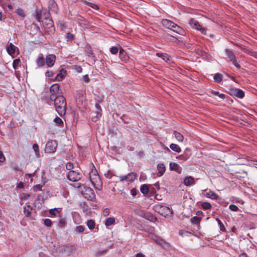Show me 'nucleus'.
<instances>
[{"mask_svg":"<svg viewBox=\"0 0 257 257\" xmlns=\"http://www.w3.org/2000/svg\"><path fill=\"white\" fill-rule=\"evenodd\" d=\"M56 110L60 116L64 115L66 110V102L65 98L61 95H59L53 100Z\"/></svg>","mask_w":257,"mask_h":257,"instance_id":"obj_1","label":"nucleus"},{"mask_svg":"<svg viewBox=\"0 0 257 257\" xmlns=\"http://www.w3.org/2000/svg\"><path fill=\"white\" fill-rule=\"evenodd\" d=\"M162 24L165 28L170 29L177 34L182 35L184 34V30L172 21L167 19H163Z\"/></svg>","mask_w":257,"mask_h":257,"instance_id":"obj_2","label":"nucleus"},{"mask_svg":"<svg viewBox=\"0 0 257 257\" xmlns=\"http://www.w3.org/2000/svg\"><path fill=\"white\" fill-rule=\"evenodd\" d=\"M81 194L84 197L89 200H93L95 198L94 191L90 187L84 186L81 190Z\"/></svg>","mask_w":257,"mask_h":257,"instance_id":"obj_3","label":"nucleus"},{"mask_svg":"<svg viewBox=\"0 0 257 257\" xmlns=\"http://www.w3.org/2000/svg\"><path fill=\"white\" fill-rule=\"evenodd\" d=\"M90 168L91 171L89 173V179L92 184L94 186L95 183L100 180L99 176L95 166L92 163L90 164Z\"/></svg>","mask_w":257,"mask_h":257,"instance_id":"obj_4","label":"nucleus"},{"mask_svg":"<svg viewBox=\"0 0 257 257\" xmlns=\"http://www.w3.org/2000/svg\"><path fill=\"white\" fill-rule=\"evenodd\" d=\"M60 86L58 84H53L50 88V100L53 101L57 97V94L59 91Z\"/></svg>","mask_w":257,"mask_h":257,"instance_id":"obj_5","label":"nucleus"},{"mask_svg":"<svg viewBox=\"0 0 257 257\" xmlns=\"http://www.w3.org/2000/svg\"><path fill=\"white\" fill-rule=\"evenodd\" d=\"M155 210L165 216H168L170 214H172L173 213L172 211H171L168 207L163 205H157L155 207Z\"/></svg>","mask_w":257,"mask_h":257,"instance_id":"obj_6","label":"nucleus"},{"mask_svg":"<svg viewBox=\"0 0 257 257\" xmlns=\"http://www.w3.org/2000/svg\"><path fill=\"white\" fill-rule=\"evenodd\" d=\"M57 143L55 141H51L47 142L46 145L45 151L47 153H54L56 150Z\"/></svg>","mask_w":257,"mask_h":257,"instance_id":"obj_7","label":"nucleus"},{"mask_svg":"<svg viewBox=\"0 0 257 257\" xmlns=\"http://www.w3.org/2000/svg\"><path fill=\"white\" fill-rule=\"evenodd\" d=\"M81 177L82 175L80 173L74 171H70L67 175L68 179L73 182H76L80 180Z\"/></svg>","mask_w":257,"mask_h":257,"instance_id":"obj_8","label":"nucleus"},{"mask_svg":"<svg viewBox=\"0 0 257 257\" xmlns=\"http://www.w3.org/2000/svg\"><path fill=\"white\" fill-rule=\"evenodd\" d=\"M229 93L239 98H242L244 96V92L239 89L230 88L229 89Z\"/></svg>","mask_w":257,"mask_h":257,"instance_id":"obj_9","label":"nucleus"},{"mask_svg":"<svg viewBox=\"0 0 257 257\" xmlns=\"http://www.w3.org/2000/svg\"><path fill=\"white\" fill-rule=\"evenodd\" d=\"M137 176V175L136 173L132 172L126 175L119 176V179L120 181H126L127 182H133L136 179Z\"/></svg>","mask_w":257,"mask_h":257,"instance_id":"obj_10","label":"nucleus"},{"mask_svg":"<svg viewBox=\"0 0 257 257\" xmlns=\"http://www.w3.org/2000/svg\"><path fill=\"white\" fill-rule=\"evenodd\" d=\"M138 214L139 216L152 222H155L157 219V218L154 215H152L148 213L144 212L143 211H138Z\"/></svg>","mask_w":257,"mask_h":257,"instance_id":"obj_11","label":"nucleus"},{"mask_svg":"<svg viewBox=\"0 0 257 257\" xmlns=\"http://www.w3.org/2000/svg\"><path fill=\"white\" fill-rule=\"evenodd\" d=\"M56 56L54 54H49L46 56L45 63L48 67H52L56 61Z\"/></svg>","mask_w":257,"mask_h":257,"instance_id":"obj_12","label":"nucleus"},{"mask_svg":"<svg viewBox=\"0 0 257 257\" xmlns=\"http://www.w3.org/2000/svg\"><path fill=\"white\" fill-rule=\"evenodd\" d=\"M190 155H191L190 149L189 148H187L185 150L184 154L178 156L177 157V158L179 160L185 161L189 158Z\"/></svg>","mask_w":257,"mask_h":257,"instance_id":"obj_13","label":"nucleus"},{"mask_svg":"<svg viewBox=\"0 0 257 257\" xmlns=\"http://www.w3.org/2000/svg\"><path fill=\"white\" fill-rule=\"evenodd\" d=\"M43 24L46 29H50L51 31L54 29L53 22L49 18L45 19L44 22L43 21Z\"/></svg>","mask_w":257,"mask_h":257,"instance_id":"obj_14","label":"nucleus"},{"mask_svg":"<svg viewBox=\"0 0 257 257\" xmlns=\"http://www.w3.org/2000/svg\"><path fill=\"white\" fill-rule=\"evenodd\" d=\"M67 73L66 70H64V69H61L59 72V73L57 74V75L56 77V79L58 81H61L63 79V78L65 77Z\"/></svg>","mask_w":257,"mask_h":257,"instance_id":"obj_15","label":"nucleus"},{"mask_svg":"<svg viewBox=\"0 0 257 257\" xmlns=\"http://www.w3.org/2000/svg\"><path fill=\"white\" fill-rule=\"evenodd\" d=\"M158 170L159 171L158 176L160 177L162 176L166 170L165 165L162 163H159L157 165Z\"/></svg>","mask_w":257,"mask_h":257,"instance_id":"obj_16","label":"nucleus"},{"mask_svg":"<svg viewBox=\"0 0 257 257\" xmlns=\"http://www.w3.org/2000/svg\"><path fill=\"white\" fill-rule=\"evenodd\" d=\"M74 248L73 245L65 246L62 248V251L66 253L68 255H70Z\"/></svg>","mask_w":257,"mask_h":257,"instance_id":"obj_17","label":"nucleus"},{"mask_svg":"<svg viewBox=\"0 0 257 257\" xmlns=\"http://www.w3.org/2000/svg\"><path fill=\"white\" fill-rule=\"evenodd\" d=\"M17 48L12 43H10L9 46L7 48V51L9 54L12 55L15 54L16 50Z\"/></svg>","mask_w":257,"mask_h":257,"instance_id":"obj_18","label":"nucleus"},{"mask_svg":"<svg viewBox=\"0 0 257 257\" xmlns=\"http://www.w3.org/2000/svg\"><path fill=\"white\" fill-rule=\"evenodd\" d=\"M194 183V179L192 177H187L184 180V184L187 186H190Z\"/></svg>","mask_w":257,"mask_h":257,"instance_id":"obj_19","label":"nucleus"},{"mask_svg":"<svg viewBox=\"0 0 257 257\" xmlns=\"http://www.w3.org/2000/svg\"><path fill=\"white\" fill-rule=\"evenodd\" d=\"M189 24L194 29H196L197 30H199L201 26L199 24V23L195 20L194 19H191L189 21Z\"/></svg>","mask_w":257,"mask_h":257,"instance_id":"obj_20","label":"nucleus"},{"mask_svg":"<svg viewBox=\"0 0 257 257\" xmlns=\"http://www.w3.org/2000/svg\"><path fill=\"white\" fill-rule=\"evenodd\" d=\"M37 65L39 67H42L44 66L45 64V60L43 56H39L36 61Z\"/></svg>","mask_w":257,"mask_h":257,"instance_id":"obj_21","label":"nucleus"},{"mask_svg":"<svg viewBox=\"0 0 257 257\" xmlns=\"http://www.w3.org/2000/svg\"><path fill=\"white\" fill-rule=\"evenodd\" d=\"M225 52L226 53V55L227 56L228 58L229 59L230 61H231L233 59H234L236 57L233 53V52L232 51H230L228 49H226L225 50Z\"/></svg>","mask_w":257,"mask_h":257,"instance_id":"obj_22","label":"nucleus"},{"mask_svg":"<svg viewBox=\"0 0 257 257\" xmlns=\"http://www.w3.org/2000/svg\"><path fill=\"white\" fill-rule=\"evenodd\" d=\"M156 55L159 57H161L165 62H168L170 60V57L166 53H157Z\"/></svg>","mask_w":257,"mask_h":257,"instance_id":"obj_23","label":"nucleus"},{"mask_svg":"<svg viewBox=\"0 0 257 257\" xmlns=\"http://www.w3.org/2000/svg\"><path fill=\"white\" fill-rule=\"evenodd\" d=\"M205 196L212 199H217L218 198V196L215 192L211 191L206 193Z\"/></svg>","mask_w":257,"mask_h":257,"instance_id":"obj_24","label":"nucleus"},{"mask_svg":"<svg viewBox=\"0 0 257 257\" xmlns=\"http://www.w3.org/2000/svg\"><path fill=\"white\" fill-rule=\"evenodd\" d=\"M170 148L172 151L177 152V153H180L181 151V149L180 147L178 145H177L175 144H171L170 145Z\"/></svg>","mask_w":257,"mask_h":257,"instance_id":"obj_25","label":"nucleus"},{"mask_svg":"<svg viewBox=\"0 0 257 257\" xmlns=\"http://www.w3.org/2000/svg\"><path fill=\"white\" fill-rule=\"evenodd\" d=\"M149 189V185L147 184H143L141 186L140 188L141 192L144 195H146L148 193Z\"/></svg>","mask_w":257,"mask_h":257,"instance_id":"obj_26","label":"nucleus"},{"mask_svg":"<svg viewBox=\"0 0 257 257\" xmlns=\"http://www.w3.org/2000/svg\"><path fill=\"white\" fill-rule=\"evenodd\" d=\"M174 134L175 135V138L179 142H183V139H184V137L182 134H181L180 133H179L176 131H174Z\"/></svg>","mask_w":257,"mask_h":257,"instance_id":"obj_27","label":"nucleus"},{"mask_svg":"<svg viewBox=\"0 0 257 257\" xmlns=\"http://www.w3.org/2000/svg\"><path fill=\"white\" fill-rule=\"evenodd\" d=\"M223 75L220 73H216L214 76V80L217 83H220L222 80Z\"/></svg>","mask_w":257,"mask_h":257,"instance_id":"obj_28","label":"nucleus"},{"mask_svg":"<svg viewBox=\"0 0 257 257\" xmlns=\"http://www.w3.org/2000/svg\"><path fill=\"white\" fill-rule=\"evenodd\" d=\"M115 222V218L114 217H109L106 219L105 222V225L109 226L114 224Z\"/></svg>","mask_w":257,"mask_h":257,"instance_id":"obj_29","label":"nucleus"},{"mask_svg":"<svg viewBox=\"0 0 257 257\" xmlns=\"http://www.w3.org/2000/svg\"><path fill=\"white\" fill-rule=\"evenodd\" d=\"M170 169L177 171L179 170V166L176 163L171 162L169 164Z\"/></svg>","mask_w":257,"mask_h":257,"instance_id":"obj_30","label":"nucleus"},{"mask_svg":"<svg viewBox=\"0 0 257 257\" xmlns=\"http://www.w3.org/2000/svg\"><path fill=\"white\" fill-rule=\"evenodd\" d=\"M86 224H87V225L89 229L92 230L94 228L95 223L93 220H92V219L88 220L87 221Z\"/></svg>","mask_w":257,"mask_h":257,"instance_id":"obj_31","label":"nucleus"},{"mask_svg":"<svg viewBox=\"0 0 257 257\" xmlns=\"http://www.w3.org/2000/svg\"><path fill=\"white\" fill-rule=\"evenodd\" d=\"M80 207L84 212H87L89 211L90 210V208L85 202L81 203L80 204Z\"/></svg>","mask_w":257,"mask_h":257,"instance_id":"obj_32","label":"nucleus"},{"mask_svg":"<svg viewBox=\"0 0 257 257\" xmlns=\"http://www.w3.org/2000/svg\"><path fill=\"white\" fill-rule=\"evenodd\" d=\"M33 148L35 153V155H36V157L37 158H39L40 156V152H39V146L36 144H34L33 145Z\"/></svg>","mask_w":257,"mask_h":257,"instance_id":"obj_33","label":"nucleus"},{"mask_svg":"<svg viewBox=\"0 0 257 257\" xmlns=\"http://www.w3.org/2000/svg\"><path fill=\"white\" fill-rule=\"evenodd\" d=\"M216 220L217 221L218 225L219 226L220 230L221 231H225V228L223 224L221 222V220L218 218H216Z\"/></svg>","mask_w":257,"mask_h":257,"instance_id":"obj_34","label":"nucleus"},{"mask_svg":"<svg viewBox=\"0 0 257 257\" xmlns=\"http://www.w3.org/2000/svg\"><path fill=\"white\" fill-rule=\"evenodd\" d=\"M201 207L205 210L209 209L211 207V205L210 203L204 202H203L201 204Z\"/></svg>","mask_w":257,"mask_h":257,"instance_id":"obj_35","label":"nucleus"},{"mask_svg":"<svg viewBox=\"0 0 257 257\" xmlns=\"http://www.w3.org/2000/svg\"><path fill=\"white\" fill-rule=\"evenodd\" d=\"M16 13L21 17L24 18L26 17L24 11L21 8L18 9L17 10Z\"/></svg>","mask_w":257,"mask_h":257,"instance_id":"obj_36","label":"nucleus"},{"mask_svg":"<svg viewBox=\"0 0 257 257\" xmlns=\"http://www.w3.org/2000/svg\"><path fill=\"white\" fill-rule=\"evenodd\" d=\"M201 220V218L194 216L191 219V221L192 224H198L200 222Z\"/></svg>","mask_w":257,"mask_h":257,"instance_id":"obj_37","label":"nucleus"},{"mask_svg":"<svg viewBox=\"0 0 257 257\" xmlns=\"http://www.w3.org/2000/svg\"><path fill=\"white\" fill-rule=\"evenodd\" d=\"M20 63V60L19 59H16L13 61V66L14 69H18Z\"/></svg>","mask_w":257,"mask_h":257,"instance_id":"obj_38","label":"nucleus"},{"mask_svg":"<svg viewBox=\"0 0 257 257\" xmlns=\"http://www.w3.org/2000/svg\"><path fill=\"white\" fill-rule=\"evenodd\" d=\"M84 3H85L86 5H87V6H88L90 7L91 8H93V9H95V10H97V9H98V7L97 6V5H95V4H93V3H89V2H87V1H85V2H84Z\"/></svg>","mask_w":257,"mask_h":257,"instance_id":"obj_39","label":"nucleus"},{"mask_svg":"<svg viewBox=\"0 0 257 257\" xmlns=\"http://www.w3.org/2000/svg\"><path fill=\"white\" fill-rule=\"evenodd\" d=\"M54 122L58 124L59 126H61L63 124V122L61 118L57 116L54 119Z\"/></svg>","mask_w":257,"mask_h":257,"instance_id":"obj_40","label":"nucleus"},{"mask_svg":"<svg viewBox=\"0 0 257 257\" xmlns=\"http://www.w3.org/2000/svg\"><path fill=\"white\" fill-rule=\"evenodd\" d=\"M119 58L122 61H126L128 59V56H127L126 52H123V54H119Z\"/></svg>","mask_w":257,"mask_h":257,"instance_id":"obj_41","label":"nucleus"},{"mask_svg":"<svg viewBox=\"0 0 257 257\" xmlns=\"http://www.w3.org/2000/svg\"><path fill=\"white\" fill-rule=\"evenodd\" d=\"M246 53L249 54L250 55L256 58L257 59V52L254 51H252L249 50H246Z\"/></svg>","mask_w":257,"mask_h":257,"instance_id":"obj_42","label":"nucleus"},{"mask_svg":"<svg viewBox=\"0 0 257 257\" xmlns=\"http://www.w3.org/2000/svg\"><path fill=\"white\" fill-rule=\"evenodd\" d=\"M66 38L67 39V41H72L74 39V36L70 33H68L66 34Z\"/></svg>","mask_w":257,"mask_h":257,"instance_id":"obj_43","label":"nucleus"},{"mask_svg":"<svg viewBox=\"0 0 257 257\" xmlns=\"http://www.w3.org/2000/svg\"><path fill=\"white\" fill-rule=\"evenodd\" d=\"M84 227L82 225H79L76 227L75 231L79 233H82L84 231Z\"/></svg>","mask_w":257,"mask_h":257,"instance_id":"obj_44","label":"nucleus"},{"mask_svg":"<svg viewBox=\"0 0 257 257\" xmlns=\"http://www.w3.org/2000/svg\"><path fill=\"white\" fill-rule=\"evenodd\" d=\"M44 223L46 226L49 227L52 225V221L50 219L46 218L44 219Z\"/></svg>","mask_w":257,"mask_h":257,"instance_id":"obj_45","label":"nucleus"},{"mask_svg":"<svg viewBox=\"0 0 257 257\" xmlns=\"http://www.w3.org/2000/svg\"><path fill=\"white\" fill-rule=\"evenodd\" d=\"M118 49L116 47H112L110 49V52L112 54H116L117 53Z\"/></svg>","mask_w":257,"mask_h":257,"instance_id":"obj_46","label":"nucleus"},{"mask_svg":"<svg viewBox=\"0 0 257 257\" xmlns=\"http://www.w3.org/2000/svg\"><path fill=\"white\" fill-rule=\"evenodd\" d=\"M73 165L71 162H68L66 165V168L68 170L72 171L71 170L73 169Z\"/></svg>","mask_w":257,"mask_h":257,"instance_id":"obj_47","label":"nucleus"},{"mask_svg":"<svg viewBox=\"0 0 257 257\" xmlns=\"http://www.w3.org/2000/svg\"><path fill=\"white\" fill-rule=\"evenodd\" d=\"M229 207L231 210L233 211H237L238 209V207L234 204L230 205Z\"/></svg>","mask_w":257,"mask_h":257,"instance_id":"obj_48","label":"nucleus"},{"mask_svg":"<svg viewBox=\"0 0 257 257\" xmlns=\"http://www.w3.org/2000/svg\"><path fill=\"white\" fill-rule=\"evenodd\" d=\"M42 186L40 184L36 185L34 186L33 190L34 191H37L38 190H42Z\"/></svg>","mask_w":257,"mask_h":257,"instance_id":"obj_49","label":"nucleus"},{"mask_svg":"<svg viewBox=\"0 0 257 257\" xmlns=\"http://www.w3.org/2000/svg\"><path fill=\"white\" fill-rule=\"evenodd\" d=\"M156 242L159 244H163L164 243V240L162 239L161 238H160L159 236L156 237Z\"/></svg>","mask_w":257,"mask_h":257,"instance_id":"obj_50","label":"nucleus"},{"mask_svg":"<svg viewBox=\"0 0 257 257\" xmlns=\"http://www.w3.org/2000/svg\"><path fill=\"white\" fill-rule=\"evenodd\" d=\"M231 62L237 68H240V65L237 63L236 58L231 61Z\"/></svg>","mask_w":257,"mask_h":257,"instance_id":"obj_51","label":"nucleus"},{"mask_svg":"<svg viewBox=\"0 0 257 257\" xmlns=\"http://www.w3.org/2000/svg\"><path fill=\"white\" fill-rule=\"evenodd\" d=\"M101 115V113H100L98 111L97 112V115L95 117H93L92 118V121H96L97 120V119L99 117H100Z\"/></svg>","mask_w":257,"mask_h":257,"instance_id":"obj_52","label":"nucleus"},{"mask_svg":"<svg viewBox=\"0 0 257 257\" xmlns=\"http://www.w3.org/2000/svg\"><path fill=\"white\" fill-rule=\"evenodd\" d=\"M83 80L86 83H88L90 81V79L89 78L88 75L86 74L84 75L83 77Z\"/></svg>","mask_w":257,"mask_h":257,"instance_id":"obj_53","label":"nucleus"},{"mask_svg":"<svg viewBox=\"0 0 257 257\" xmlns=\"http://www.w3.org/2000/svg\"><path fill=\"white\" fill-rule=\"evenodd\" d=\"M87 55L88 56H89V57H92V58H94L95 56L93 54V53H92V52L91 51V50H88L87 51Z\"/></svg>","mask_w":257,"mask_h":257,"instance_id":"obj_54","label":"nucleus"},{"mask_svg":"<svg viewBox=\"0 0 257 257\" xmlns=\"http://www.w3.org/2000/svg\"><path fill=\"white\" fill-rule=\"evenodd\" d=\"M199 30L201 32V33L204 35L206 34L207 30L205 28H202L201 27L200 28Z\"/></svg>","mask_w":257,"mask_h":257,"instance_id":"obj_55","label":"nucleus"},{"mask_svg":"<svg viewBox=\"0 0 257 257\" xmlns=\"http://www.w3.org/2000/svg\"><path fill=\"white\" fill-rule=\"evenodd\" d=\"M103 213L104 216H108L109 214V210L108 208H105L103 211Z\"/></svg>","mask_w":257,"mask_h":257,"instance_id":"obj_56","label":"nucleus"},{"mask_svg":"<svg viewBox=\"0 0 257 257\" xmlns=\"http://www.w3.org/2000/svg\"><path fill=\"white\" fill-rule=\"evenodd\" d=\"M5 161V157L3 153L0 151V162H3Z\"/></svg>","mask_w":257,"mask_h":257,"instance_id":"obj_57","label":"nucleus"},{"mask_svg":"<svg viewBox=\"0 0 257 257\" xmlns=\"http://www.w3.org/2000/svg\"><path fill=\"white\" fill-rule=\"evenodd\" d=\"M53 75V73L52 71H47L46 72V76L50 77H52Z\"/></svg>","mask_w":257,"mask_h":257,"instance_id":"obj_58","label":"nucleus"},{"mask_svg":"<svg viewBox=\"0 0 257 257\" xmlns=\"http://www.w3.org/2000/svg\"><path fill=\"white\" fill-rule=\"evenodd\" d=\"M36 18L38 20V22H40L41 19V14L39 13L38 11H36Z\"/></svg>","mask_w":257,"mask_h":257,"instance_id":"obj_59","label":"nucleus"},{"mask_svg":"<svg viewBox=\"0 0 257 257\" xmlns=\"http://www.w3.org/2000/svg\"><path fill=\"white\" fill-rule=\"evenodd\" d=\"M24 212L26 213V216H27V217L29 216L31 213V210H26V207H24Z\"/></svg>","mask_w":257,"mask_h":257,"instance_id":"obj_60","label":"nucleus"},{"mask_svg":"<svg viewBox=\"0 0 257 257\" xmlns=\"http://www.w3.org/2000/svg\"><path fill=\"white\" fill-rule=\"evenodd\" d=\"M106 252V250H103L102 251H98L96 252V255L100 256L104 254Z\"/></svg>","mask_w":257,"mask_h":257,"instance_id":"obj_61","label":"nucleus"},{"mask_svg":"<svg viewBox=\"0 0 257 257\" xmlns=\"http://www.w3.org/2000/svg\"><path fill=\"white\" fill-rule=\"evenodd\" d=\"M58 208H54V209H51L49 211V213L50 214L52 215H55V211H57Z\"/></svg>","mask_w":257,"mask_h":257,"instance_id":"obj_62","label":"nucleus"},{"mask_svg":"<svg viewBox=\"0 0 257 257\" xmlns=\"http://www.w3.org/2000/svg\"><path fill=\"white\" fill-rule=\"evenodd\" d=\"M149 237L156 241V237H158V236L154 234L153 233H152V234L149 235Z\"/></svg>","mask_w":257,"mask_h":257,"instance_id":"obj_63","label":"nucleus"},{"mask_svg":"<svg viewBox=\"0 0 257 257\" xmlns=\"http://www.w3.org/2000/svg\"><path fill=\"white\" fill-rule=\"evenodd\" d=\"M136 257H145V255L142 252H139L136 254Z\"/></svg>","mask_w":257,"mask_h":257,"instance_id":"obj_64","label":"nucleus"}]
</instances>
